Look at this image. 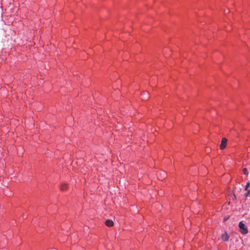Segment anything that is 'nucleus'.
Instances as JSON below:
<instances>
[{
	"instance_id": "obj_1",
	"label": "nucleus",
	"mask_w": 250,
	"mask_h": 250,
	"mask_svg": "<svg viewBox=\"0 0 250 250\" xmlns=\"http://www.w3.org/2000/svg\"><path fill=\"white\" fill-rule=\"evenodd\" d=\"M239 227L240 229L241 233L245 234L248 233V231L247 229L245 227V225L242 222H240L239 223Z\"/></svg>"
},
{
	"instance_id": "obj_2",
	"label": "nucleus",
	"mask_w": 250,
	"mask_h": 250,
	"mask_svg": "<svg viewBox=\"0 0 250 250\" xmlns=\"http://www.w3.org/2000/svg\"><path fill=\"white\" fill-rule=\"evenodd\" d=\"M227 143V139L226 138H223L221 140V143L220 145V148L221 149H224L225 148Z\"/></svg>"
},
{
	"instance_id": "obj_3",
	"label": "nucleus",
	"mask_w": 250,
	"mask_h": 250,
	"mask_svg": "<svg viewBox=\"0 0 250 250\" xmlns=\"http://www.w3.org/2000/svg\"><path fill=\"white\" fill-rule=\"evenodd\" d=\"M105 225L108 227H112L113 226V222L110 220H107L105 221Z\"/></svg>"
},
{
	"instance_id": "obj_4",
	"label": "nucleus",
	"mask_w": 250,
	"mask_h": 250,
	"mask_svg": "<svg viewBox=\"0 0 250 250\" xmlns=\"http://www.w3.org/2000/svg\"><path fill=\"white\" fill-rule=\"evenodd\" d=\"M221 238L224 241H227L229 239V236L226 233H223L221 235Z\"/></svg>"
},
{
	"instance_id": "obj_5",
	"label": "nucleus",
	"mask_w": 250,
	"mask_h": 250,
	"mask_svg": "<svg viewBox=\"0 0 250 250\" xmlns=\"http://www.w3.org/2000/svg\"><path fill=\"white\" fill-rule=\"evenodd\" d=\"M67 185L65 183L62 184L61 186V189L62 191H65L67 188Z\"/></svg>"
},
{
	"instance_id": "obj_6",
	"label": "nucleus",
	"mask_w": 250,
	"mask_h": 250,
	"mask_svg": "<svg viewBox=\"0 0 250 250\" xmlns=\"http://www.w3.org/2000/svg\"><path fill=\"white\" fill-rule=\"evenodd\" d=\"M250 185V182H248L247 183L246 186H245V190H247L249 186Z\"/></svg>"
},
{
	"instance_id": "obj_7",
	"label": "nucleus",
	"mask_w": 250,
	"mask_h": 250,
	"mask_svg": "<svg viewBox=\"0 0 250 250\" xmlns=\"http://www.w3.org/2000/svg\"><path fill=\"white\" fill-rule=\"evenodd\" d=\"M243 172L245 175H248V169L246 168H244L243 169Z\"/></svg>"
},
{
	"instance_id": "obj_8",
	"label": "nucleus",
	"mask_w": 250,
	"mask_h": 250,
	"mask_svg": "<svg viewBox=\"0 0 250 250\" xmlns=\"http://www.w3.org/2000/svg\"><path fill=\"white\" fill-rule=\"evenodd\" d=\"M247 192L245 193V196L246 197L250 196V188L247 190Z\"/></svg>"
}]
</instances>
